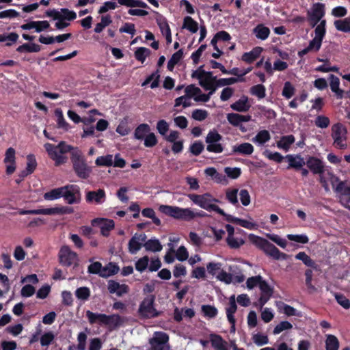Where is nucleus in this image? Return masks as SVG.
Listing matches in <instances>:
<instances>
[{
	"label": "nucleus",
	"mask_w": 350,
	"mask_h": 350,
	"mask_svg": "<svg viewBox=\"0 0 350 350\" xmlns=\"http://www.w3.org/2000/svg\"><path fill=\"white\" fill-rule=\"evenodd\" d=\"M144 247L146 251L154 253L159 252L163 249V246L159 240L156 238H152L148 241H145Z\"/></svg>",
	"instance_id": "nucleus-28"
},
{
	"label": "nucleus",
	"mask_w": 350,
	"mask_h": 350,
	"mask_svg": "<svg viewBox=\"0 0 350 350\" xmlns=\"http://www.w3.org/2000/svg\"><path fill=\"white\" fill-rule=\"evenodd\" d=\"M210 342L215 350H230L228 342L219 335L210 334Z\"/></svg>",
	"instance_id": "nucleus-20"
},
{
	"label": "nucleus",
	"mask_w": 350,
	"mask_h": 350,
	"mask_svg": "<svg viewBox=\"0 0 350 350\" xmlns=\"http://www.w3.org/2000/svg\"><path fill=\"white\" fill-rule=\"evenodd\" d=\"M59 18L58 19H64L65 21H72L76 18L77 14L74 11L69 10L66 8L61 9L59 11Z\"/></svg>",
	"instance_id": "nucleus-55"
},
{
	"label": "nucleus",
	"mask_w": 350,
	"mask_h": 350,
	"mask_svg": "<svg viewBox=\"0 0 350 350\" xmlns=\"http://www.w3.org/2000/svg\"><path fill=\"white\" fill-rule=\"evenodd\" d=\"M228 122L234 126H239L242 122H249L252 120L250 115H241L235 113H230L227 115Z\"/></svg>",
	"instance_id": "nucleus-22"
},
{
	"label": "nucleus",
	"mask_w": 350,
	"mask_h": 350,
	"mask_svg": "<svg viewBox=\"0 0 350 350\" xmlns=\"http://www.w3.org/2000/svg\"><path fill=\"white\" fill-rule=\"evenodd\" d=\"M183 57V51L182 49L174 53L167 62V68L173 70L176 64H177Z\"/></svg>",
	"instance_id": "nucleus-42"
},
{
	"label": "nucleus",
	"mask_w": 350,
	"mask_h": 350,
	"mask_svg": "<svg viewBox=\"0 0 350 350\" xmlns=\"http://www.w3.org/2000/svg\"><path fill=\"white\" fill-rule=\"evenodd\" d=\"M329 85L332 91L335 93L338 98H341L343 96V90L340 89V80L339 78L334 75L329 76Z\"/></svg>",
	"instance_id": "nucleus-29"
},
{
	"label": "nucleus",
	"mask_w": 350,
	"mask_h": 350,
	"mask_svg": "<svg viewBox=\"0 0 350 350\" xmlns=\"http://www.w3.org/2000/svg\"><path fill=\"white\" fill-rule=\"evenodd\" d=\"M238 189H228L226 191V198L233 205H238Z\"/></svg>",
	"instance_id": "nucleus-48"
},
{
	"label": "nucleus",
	"mask_w": 350,
	"mask_h": 350,
	"mask_svg": "<svg viewBox=\"0 0 350 350\" xmlns=\"http://www.w3.org/2000/svg\"><path fill=\"white\" fill-rule=\"evenodd\" d=\"M62 197L69 204L77 203L80 199V190L77 185H68L62 187Z\"/></svg>",
	"instance_id": "nucleus-11"
},
{
	"label": "nucleus",
	"mask_w": 350,
	"mask_h": 350,
	"mask_svg": "<svg viewBox=\"0 0 350 350\" xmlns=\"http://www.w3.org/2000/svg\"><path fill=\"white\" fill-rule=\"evenodd\" d=\"M335 191L340 193L341 197H350V186L346 185L344 182H339L335 187Z\"/></svg>",
	"instance_id": "nucleus-58"
},
{
	"label": "nucleus",
	"mask_w": 350,
	"mask_h": 350,
	"mask_svg": "<svg viewBox=\"0 0 350 350\" xmlns=\"http://www.w3.org/2000/svg\"><path fill=\"white\" fill-rule=\"evenodd\" d=\"M319 181L326 191H329V184L330 183L335 189L336 183L339 182L338 178L330 172H323L319 176Z\"/></svg>",
	"instance_id": "nucleus-17"
},
{
	"label": "nucleus",
	"mask_w": 350,
	"mask_h": 350,
	"mask_svg": "<svg viewBox=\"0 0 350 350\" xmlns=\"http://www.w3.org/2000/svg\"><path fill=\"white\" fill-rule=\"evenodd\" d=\"M183 29H187L192 33H195L198 30V24L191 17L186 16L183 21Z\"/></svg>",
	"instance_id": "nucleus-37"
},
{
	"label": "nucleus",
	"mask_w": 350,
	"mask_h": 350,
	"mask_svg": "<svg viewBox=\"0 0 350 350\" xmlns=\"http://www.w3.org/2000/svg\"><path fill=\"white\" fill-rule=\"evenodd\" d=\"M308 21L312 27H317L323 21L325 15V5L321 3H316L312 5L308 11Z\"/></svg>",
	"instance_id": "nucleus-10"
},
{
	"label": "nucleus",
	"mask_w": 350,
	"mask_h": 350,
	"mask_svg": "<svg viewBox=\"0 0 350 350\" xmlns=\"http://www.w3.org/2000/svg\"><path fill=\"white\" fill-rule=\"evenodd\" d=\"M85 200L88 203L101 204L106 200L105 191L102 189H99L96 191H88L85 195Z\"/></svg>",
	"instance_id": "nucleus-16"
},
{
	"label": "nucleus",
	"mask_w": 350,
	"mask_h": 350,
	"mask_svg": "<svg viewBox=\"0 0 350 350\" xmlns=\"http://www.w3.org/2000/svg\"><path fill=\"white\" fill-rule=\"evenodd\" d=\"M150 51L145 47H139L135 52V58L143 63L146 58L150 55Z\"/></svg>",
	"instance_id": "nucleus-54"
},
{
	"label": "nucleus",
	"mask_w": 350,
	"mask_h": 350,
	"mask_svg": "<svg viewBox=\"0 0 350 350\" xmlns=\"http://www.w3.org/2000/svg\"><path fill=\"white\" fill-rule=\"evenodd\" d=\"M44 146L51 159L55 161L56 165L66 163L67 157L64 156V154L70 151L72 152L73 149H75V148L66 144V142L63 141L59 142L57 146L46 143Z\"/></svg>",
	"instance_id": "nucleus-1"
},
{
	"label": "nucleus",
	"mask_w": 350,
	"mask_h": 350,
	"mask_svg": "<svg viewBox=\"0 0 350 350\" xmlns=\"http://www.w3.org/2000/svg\"><path fill=\"white\" fill-rule=\"evenodd\" d=\"M216 77L212 75V73L207 72L206 74L199 81L200 85L205 90L211 89V87L214 84Z\"/></svg>",
	"instance_id": "nucleus-38"
},
{
	"label": "nucleus",
	"mask_w": 350,
	"mask_h": 350,
	"mask_svg": "<svg viewBox=\"0 0 350 350\" xmlns=\"http://www.w3.org/2000/svg\"><path fill=\"white\" fill-rule=\"evenodd\" d=\"M295 258L301 260L304 264L308 267L316 268L315 262L312 258L304 252H300L296 254Z\"/></svg>",
	"instance_id": "nucleus-45"
},
{
	"label": "nucleus",
	"mask_w": 350,
	"mask_h": 350,
	"mask_svg": "<svg viewBox=\"0 0 350 350\" xmlns=\"http://www.w3.org/2000/svg\"><path fill=\"white\" fill-rule=\"evenodd\" d=\"M93 226H97L100 229V233L107 237L109 232L114 228V222L111 219L97 218L92 221Z\"/></svg>",
	"instance_id": "nucleus-15"
},
{
	"label": "nucleus",
	"mask_w": 350,
	"mask_h": 350,
	"mask_svg": "<svg viewBox=\"0 0 350 350\" xmlns=\"http://www.w3.org/2000/svg\"><path fill=\"white\" fill-rule=\"evenodd\" d=\"M314 124L318 128L326 129L329 126L330 120L328 117L320 115L315 118Z\"/></svg>",
	"instance_id": "nucleus-57"
},
{
	"label": "nucleus",
	"mask_w": 350,
	"mask_h": 350,
	"mask_svg": "<svg viewBox=\"0 0 350 350\" xmlns=\"http://www.w3.org/2000/svg\"><path fill=\"white\" fill-rule=\"evenodd\" d=\"M208 113L205 109H196L192 111L191 118L197 121H203L208 117Z\"/></svg>",
	"instance_id": "nucleus-59"
},
{
	"label": "nucleus",
	"mask_w": 350,
	"mask_h": 350,
	"mask_svg": "<svg viewBox=\"0 0 350 350\" xmlns=\"http://www.w3.org/2000/svg\"><path fill=\"white\" fill-rule=\"evenodd\" d=\"M194 210L191 208H181L179 219L191 221L194 219Z\"/></svg>",
	"instance_id": "nucleus-52"
},
{
	"label": "nucleus",
	"mask_w": 350,
	"mask_h": 350,
	"mask_svg": "<svg viewBox=\"0 0 350 350\" xmlns=\"http://www.w3.org/2000/svg\"><path fill=\"white\" fill-rule=\"evenodd\" d=\"M306 164L313 174H319V176L325 171L323 162L316 157H310L306 161Z\"/></svg>",
	"instance_id": "nucleus-18"
},
{
	"label": "nucleus",
	"mask_w": 350,
	"mask_h": 350,
	"mask_svg": "<svg viewBox=\"0 0 350 350\" xmlns=\"http://www.w3.org/2000/svg\"><path fill=\"white\" fill-rule=\"evenodd\" d=\"M59 258L62 265L69 267L75 262L77 256L68 246L64 245L60 249Z\"/></svg>",
	"instance_id": "nucleus-12"
},
{
	"label": "nucleus",
	"mask_w": 350,
	"mask_h": 350,
	"mask_svg": "<svg viewBox=\"0 0 350 350\" xmlns=\"http://www.w3.org/2000/svg\"><path fill=\"white\" fill-rule=\"evenodd\" d=\"M334 26L338 31L342 32L350 31V19L345 18L344 20H337L334 21Z\"/></svg>",
	"instance_id": "nucleus-44"
},
{
	"label": "nucleus",
	"mask_w": 350,
	"mask_h": 350,
	"mask_svg": "<svg viewBox=\"0 0 350 350\" xmlns=\"http://www.w3.org/2000/svg\"><path fill=\"white\" fill-rule=\"evenodd\" d=\"M325 25L326 21H322L321 23L317 26L314 30V38L310 42L306 48L299 51V56L302 57L311 51L317 52L320 49L323 39L326 33Z\"/></svg>",
	"instance_id": "nucleus-5"
},
{
	"label": "nucleus",
	"mask_w": 350,
	"mask_h": 350,
	"mask_svg": "<svg viewBox=\"0 0 350 350\" xmlns=\"http://www.w3.org/2000/svg\"><path fill=\"white\" fill-rule=\"evenodd\" d=\"M295 137L292 135L283 136L277 142V146L285 151H288L291 146L295 142Z\"/></svg>",
	"instance_id": "nucleus-33"
},
{
	"label": "nucleus",
	"mask_w": 350,
	"mask_h": 350,
	"mask_svg": "<svg viewBox=\"0 0 350 350\" xmlns=\"http://www.w3.org/2000/svg\"><path fill=\"white\" fill-rule=\"evenodd\" d=\"M252 340L258 346H262L269 342L268 337L260 333L254 334L252 336Z\"/></svg>",
	"instance_id": "nucleus-63"
},
{
	"label": "nucleus",
	"mask_w": 350,
	"mask_h": 350,
	"mask_svg": "<svg viewBox=\"0 0 350 350\" xmlns=\"http://www.w3.org/2000/svg\"><path fill=\"white\" fill-rule=\"evenodd\" d=\"M261 51L260 47H256L250 52L245 53L242 56V59L245 62L251 63L258 57Z\"/></svg>",
	"instance_id": "nucleus-39"
},
{
	"label": "nucleus",
	"mask_w": 350,
	"mask_h": 350,
	"mask_svg": "<svg viewBox=\"0 0 350 350\" xmlns=\"http://www.w3.org/2000/svg\"><path fill=\"white\" fill-rule=\"evenodd\" d=\"M189 242L193 246L200 248L203 245V239L195 232H190L189 234Z\"/></svg>",
	"instance_id": "nucleus-51"
},
{
	"label": "nucleus",
	"mask_w": 350,
	"mask_h": 350,
	"mask_svg": "<svg viewBox=\"0 0 350 350\" xmlns=\"http://www.w3.org/2000/svg\"><path fill=\"white\" fill-rule=\"evenodd\" d=\"M271 139L270 133L267 130H261L252 138V142L261 146L269 142Z\"/></svg>",
	"instance_id": "nucleus-31"
},
{
	"label": "nucleus",
	"mask_w": 350,
	"mask_h": 350,
	"mask_svg": "<svg viewBox=\"0 0 350 350\" xmlns=\"http://www.w3.org/2000/svg\"><path fill=\"white\" fill-rule=\"evenodd\" d=\"M86 317L90 324L98 323L101 325H103L106 314L101 313H94L90 310H88L86 312Z\"/></svg>",
	"instance_id": "nucleus-32"
},
{
	"label": "nucleus",
	"mask_w": 350,
	"mask_h": 350,
	"mask_svg": "<svg viewBox=\"0 0 350 350\" xmlns=\"http://www.w3.org/2000/svg\"><path fill=\"white\" fill-rule=\"evenodd\" d=\"M150 131V128L148 124H141L135 130V138L137 139H144Z\"/></svg>",
	"instance_id": "nucleus-34"
},
{
	"label": "nucleus",
	"mask_w": 350,
	"mask_h": 350,
	"mask_svg": "<svg viewBox=\"0 0 350 350\" xmlns=\"http://www.w3.org/2000/svg\"><path fill=\"white\" fill-rule=\"evenodd\" d=\"M153 299L147 297L140 304L139 312L144 317L151 318L157 316V313L153 307Z\"/></svg>",
	"instance_id": "nucleus-14"
},
{
	"label": "nucleus",
	"mask_w": 350,
	"mask_h": 350,
	"mask_svg": "<svg viewBox=\"0 0 350 350\" xmlns=\"http://www.w3.org/2000/svg\"><path fill=\"white\" fill-rule=\"evenodd\" d=\"M237 309V306L236 304L235 295H233L230 297L228 306L226 308L227 319L230 324L233 325V326L235 325V319L234 317V314L236 312Z\"/></svg>",
	"instance_id": "nucleus-24"
},
{
	"label": "nucleus",
	"mask_w": 350,
	"mask_h": 350,
	"mask_svg": "<svg viewBox=\"0 0 350 350\" xmlns=\"http://www.w3.org/2000/svg\"><path fill=\"white\" fill-rule=\"evenodd\" d=\"M188 197L195 204L203 209L208 211H215L218 214H224V211L215 204V202H217L218 200L208 193L202 195L191 193L189 194Z\"/></svg>",
	"instance_id": "nucleus-2"
},
{
	"label": "nucleus",
	"mask_w": 350,
	"mask_h": 350,
	"mask_svg": "<svg viewBox=\"0 0 350 350\" xmlns=\"http://www.w3.org/2000/svg\"><path fill=\"white\" fill-rule=\"evenodd\" d=\"M250 239L257 247L262 250L267 255L274 259H286V255L281 252L274 245L269 243L267 240L254 235H250Z\"/></svg>",
	"instance_id": "nucleus-4"
},
{
	"label": "nucleus",
	"mask_w": 350,
	"mask_h": 350,
	"mask_svg": "<svg viewBox=\"0 0 350 350\" xmlns=\"http://www.w3.org/2000/svg\"><path fill=\"white\" fill-rule=\"evenodd\" d=\"M157 22L163 36L171 33L170 26L165 18L161 16L157 19Z\"/></svg>",
	"instance_id": "nucleus-60"
},
{
	"label": "nucleus",
	"mask_w": 350,
	"mask_h": 350,
	"mask_svg": "<svg viewBox=\"0 0 350 350\" xmlns=\"http://www.w3.org/2000/svg\"><path fill=\"white\" fill-rule=\"evenodd\" d=\"M221 263L220 262H209L206 265L208 273L213 276H215L222 270Z\"/></svg>",
	"instance_id": "nucleus-56"
},
{
	"label": "nucleus",
	"mask_w": 350,
	"mask_h": 350,
	"mask_svg": "<svg viewBox=\"0 0 350 350\" xmlns=\"http://www.w3.org/2000/svg\"><path fill=\"white\" fill-rule=\"evenodd\" d=\"M95 163L98 166H111L113 163V158L111 154L98 157Z\"/></svg>",
	"instance_id": "nucleus-47"
},
{
	"label": "nucleus",
	"mask_w": 350,
	"mask_h": 350,
	"mask_svg": "<svg viewBox=\"0 0 350 350\" xmlns=\"http://www.w3.org/2000/svg\"><path fill=\"white\" fill-rule=\"evenodd\" d=\"M253 33L256 38L265 40L270 34V29L262 24H259L253 29Z\"/></svg>",
	"instance_id": "nucleus-30"
},
{
	"label": "nucleus",
	"mask_w": 350,
	"mask_h": 350,
	"mask_svg": "<svg viewBox=\"0 0 350 350\" xmlns=\"http://www.w3.org/2000/svg\"><path fill=\"white\" fill-rule=\"evenodd\" d=\"M267 237L283 249H284L287 245L286 240L280 237L278 234H267Z\"/></svg>",
	"instance_id": "nucleus-61"
},
{
	"label": "nucleus",
	"mask_w": 350,
	"mask_h": 350,
	"mask_svg": "<svg viewBox=\"0 0 350 350\" xmlns=\"http://www.w3.org/2000/svg\"><path fill=\"white\" fill-rule=\"evenodd\" d=\"M243 81H245V79L240 77L222 78L217 81V85L218 86L224 87Z\"/></svg>",
	"instance_id": "nucleus-43"
},
{
	"label": "nucleus",
	"mask_w": 350,
	"mask_h": 350,
	"mask_svg": "<svg viewBox=\"0 0 350 350\" xmlns=\"http://www.w3.org/2000/svg\"><path fill=\"white\" fill-rule=\"evenodd\" d=\"M251 105L248 102V98L243 96L238 100L230 105L232 110L239 112H245L249 110Z\"/></svg>",
	"instance_id": "nucleus-26"
},
{
	"label": "nucleus",
	"mask_w": 350,
	"mask_h": 350,
	"mask_svg": "<svg viewBox=\"0 0 350 350\" xmlns=\"http://www.w3.org/2000/svg\"><path fill=\"white\" fill-rule=\"evenodd\" d=\"M62 187L52 189L44 194V198L46 200H55L62 198Z\"/></svg>",
	"instance_id": "nucleus-46"
},
{
	"label": "nucleus",
	"mask_w": 350,
	"mask_h": 350,
	"mask_svg": "<svg viewBox=\"0 0 350 350\" xmlns=\"http://www.w3.org/2000/svg\"><path fill=\"white\" fill-rule=\"evenodd\" d=\"M55 115L57 118V124L59 129H62L64 131H68L70 129L69 124L66 121L63 111L61 109H56L55 110Z\"/></svg>",
	"instance_id": "nucleus-35"
},
{
	"label": "nucleus",
	"mask_w": 350,
	"mask_h": 350,
	"mask_svg": "<svg viewBox=\"0 0 350 350\" xmlns=\"http://www.w3.org/2000/svg\"><path fill=\"white\" fill-rule=\"evenodd\" d=\"M124 323V319L118 314L107 315L103 325L107 326L110 329H115Z\"/></svg>",
	"instance_id": "nucleus-23"
},
{
	"label": "nucleus",
	"mask_w": 350,
	"mask_h": 350,
	"mask_svg": "<svg viewBox=\"0 0 350 350\" xmlns=\"http://www.w3.org/2000/svg\"><path fill=\"white\" fill-rule=\"evenodd\" d=\"M334 297L338 304L345 309L350 308V301L342 294L335 293Z\"/></svg>",
	"instance_id": "nucleus-64"
},
{
	"label": "nucleus",
	"mask_w": 350,
	"mask_h": 350,
	"mask_svg": "<svg viewBox=\"0 0 350 350\" xmlns=\"http://www.w3.org/2000/svg\"><path fill=\"white\" fill-rule=\"evenodd\" d=\"M254 150V146L247 142L237 144L232 146L233 153L242 155H250L253 153Z\"/></svg>",
	"instance_id": "nucleus-27"
},
{
	"label": "nucleus",
	"mask_w": 350,
	"mask_h": 350,
	"mask_svg": "<svg viewBox=\"0 0 350 350\" xmlns=\"http://www.w3.org/2000/svg\"><path fill=\"white\" fill-rule=\"evenodd\" d=\"M41 48L40 46L35 44V43H31V44H23L21 46H19L16 51L19 53H36L39 52L40 51Z\"/></svg>",
	"instance_id": "nucleus-36"
},
{
	"label": "nucleus",
	"mask_w": 350,
	"mask_h": 350,
	"mask_svg": "<svg viewBox=\"0 0 350 350\" xmlns=\"http://www.w3.org/2000/svg\"><path fill=\"white\" fill-rule=\"evenodd\" d=\"M347 129L340 123L334 124L332 126V137L334 139V145L338 148L344 150L347 148Z\"/></svg>",
	"instance_id": "nucleus-6"
},
{
	"label": "nucleus",
	"mask_w": 350,
	"mask_h": 350,
	"mask_svg": "<svg viewBox=\"0 0 350 350\" xmlns=\"http://www.w3.org/2000/svg\"><path fill=\"white\" fill-rule=\"evenodd\" d=\"M204 316L208 318H214L217 314V309L211 305H202L201 307Z\"/></svg>",
	"instance_id": "nucleus-50"
},
{
	"label": "nucleus",
	"mask_w": 350,
	"mask_h": 350,
	"mask_svg": "<svg viewBox=\"0 0 350 350\" xmlns=\"http://www.w3.org/2000/svg\"><path fill=\"white\" fill-rule=\"evenodd\" d=\"M75 295L79 299L87 300L90 296V290L88 287H80L75 291Z\"/></svg>",
	"instance_id": "nucleus-62"
},
{
	"label": "nucleus",
	"mask_w": 350,
	"mask_h": 350,
	"mask_svg": "<svg viewBox=\"0 0 350 350\" xmlns=\"http://www.w3.org/2000/svg\"><path fill=\"white\" fill-rule=\"evenodd\" d=\"M221 139L222 136L216 130H211L208 133L205 139L207 144V151L214 153L222 152L224 147L220 143Z\"/></svg>",
	"instance_id": "nucleus-7"
},
{
	"label": "nucleus",
	"mask_w": 350,
	"mask_h": 350,
	"mask_svg": "<svg viewBox=\"0 0 350 350\" xmlns=\"http://www.w3.org/2000/svg\"><path fill=\"white\" fill-rule=\"evenodd\" d=\"M169 336L166 333L156 332L149 340L150 348L147 350H170Z\"/></svg>",
	"instance_id": "nucleus-8"
},
{
	"label": "nucleus",
	"mask_w": 350,
	"mask_h": 350,
	"mask_svg": "<svg viewBox=\"0 0 350 350\" xmlns=\"http://www.w3.org/2000/svg\"><path fill=\"white\" fill-rule=\"evenodd\" d=\"M112 23L111 18L109 15H103L101 16L100 22L97 23L94 28L96 33H100L107 26Z\"/></svg>",
	"instance_id": "nucleus-40"
},
{
	"label": "nucleus",
	"mask_w": 350,
	"mask_h": 350,
	"mask_svg": "<svg viewBox=\"0 0 350 350\" xmlns=\"http://www.w3.org/2000/svg\"><path fill=\"white\" fill-rule=\"evenodd\" d=\"M265 87L263 85L258 84L254 85L250 89V92L252 95L256 96L258 98L261 99L265 97Z\"/></svg>",
	"instance_id": "nucleus-53"
},
{
	"label": "nucleus",
	"mask_w": 350,
	"mask_h": 350,
	"mask_svg": "<svg viewBox=\"0 0 350 350\" xmlns=\"http://www.w3.org/2000/svg\"><path fill=\"white\" fill-rule=\"evenodd\" d=\"M159 211L167 216L179 219L181 208L175 206L160 205Z\"/></svg>",
	"instance_id": "nucleus-25"
},
{
	"label": "nucleus",
	"mask_w": 350,
	"mask_h": 350,
	"mask_svg": "<svg viewBox=\"0 0 350 350\" xmlns=\"http://www.w3.org/2000/svg\"><path fill=\"white\" fill-rule=\"evenodd\" d=\"M18 39V35L14 32L8 34H0V42H5V45L8 46H12L14 43L16 42Z\"/></svg>",
	"instance_id": "nucleus-41"
},
{
	"label": "nucleus",
	"mask_w": 350,
	"mask_h": 350,
	"mask_svg": "<svg viewBox=\"0 0 350 350\" xmlns=\"http://www.w3.org/2000/svg\"><path fill=\"white\" fill-rule=\"evenodd\" d=\"M71 161L73 170L79 178L86 179L90 176L92 169L88 165L81 151L77 148L71 152Z\"/></svg>",
	"instance_id": "nucleus-3"
},
{
	"label": "nucleus",
	"mask_w": 350,
	"mask_h": 350,
	"mask_svg": "<svg viewBox=\"0 0 350 350\" xmlns=\"http://www.w3.org/2000/svg\"><path fill=\"white\" fill-rule=\"evenodd\" d=\"M146 239V235L144 233L135 234L130 239L128 244L129 252L131 254H135L140 250Z\"/></svg>",
	"instance_id": "nucleus-13"
},
{
	"label": "nucleus",
	"mask_w": 350,
	"mask_h": 350,
	"mask_svg": "<svg viewBox=\"0 0 350 350\" xmlns=\"http://www.w3.org/2000/svg\"><path fill=\"white\" fill-rule=\"evenodd\" d=\"M108 290L110 293H115L121 297L129 292V287L126 284H121L116 281L109 280L108 282Z\"/></svg>",
	"instance_id": "nucleus-19"
},
{
	"label": "nucleus",
	"mask_w": 350,
	"mask_h": 350,
	"mask_svg": "<svg viewBox=\"0 0 350 350\" xmlns=\"http://www.w3.org/2000/svg\"><path fill=\"white\" fill-rule=\"evenodd\" d=\"M286 159L288 163V169L294 168L298 170L306 164V161L299 154H288Z\"/></svg>",
	"instance_id": "nucleus-21"
},
{
	"label": "nucleus",
	"mask_w": 350,
	"mask_h": 350,
	"mask_svg": "<svg viewBox=\"0 0 350 350\" xmlns=\"http://www.w3.org/2000/svg\"><path fill=\"white\" fill-rule=\"evenodd\" d=\"M326 350H338L339 342L337 338L333 335H328L325 341Z\"/></svg>",
	"instance_id": "nucleus-49"
},
{
	"label": "nucleus",
	"mask_w": 350,
	"mask_h": 350,
	"mask_svg": "<svg viewBox=\"0 0 350 350\" xmlns=\"http://www.w3.org/2000/svg\"><path fill=\"white\" fill-rule=\"evenodd\" d=\"M225 228L228 233L226 243L230 248L238 249L245 243L243 238L239 236L243 232L242 230L238 229L235 231L234 228L230 224H226Z\"/></svg>",
	"instance_id": "nucleus-9"
}]
</instances>
